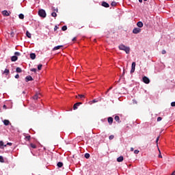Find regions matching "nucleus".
Returning <instances> with one entry per match:
<instances>
[{"mask_svg":"<svg viewBox=\"0 0 175 175\" xmlns=\"http://www.w3.org/2000/svg\"><path fill=\"white\" fill-rule=\"evenodd\" d=\"M0 162L1 163H3V162H5V160L3 159V157L2 156H0Z\"/></svg>","mask_w":175,"mask_h":175,"instance_id":"obj_26","label":"nucleus"},{"mask_svg":"<svg viewBox=\"0 0 175 175\" xmlns=\"http://www.w3.org/2000/svg\"><path fill=\"white\" fill-rule=\"evenodd\" d=\"M161 54H166V51L165 50H163L161 51Z\"/></svg>","mask_w":175,"mask_h":175,"instance_id":"obj_45","label":"nucleus"},{"mask_svg":"<svg viewBox=\"0 0 175 175\" xmlns=\"http://www.w3.org/2000/svg\"><path fill=\"white\" fill-rule=\"evenodd\" d=\"M136 68V63L133 62L131 65V73H134L135 72V68Z\"/></svg>","mask_w":175,"mask_h":175,"instance_id":"obj_6","label":"nucleus"},{"mask_svg":"<svg viewBox=\"0 0 175 175\" xmlns=\"http://www.w3.org/2000/svg\"><path fill=\"white\" fill-rule=\"evenodd\" d=\"M62 29L63 31H66V29H68V27H66V25H64V26H63V27H62Z\"/></svg>","mask_w":175,"mask_h":175,"instance_id":"obj_29","label":"nucleus"},{"mask_svg":"<svg viewBox=\"0 0 175 175\" xmlns=\"http://www.w3.org/2000/svg\"><path fill=\"white\" fill-rule=\"evenodd\" d=\"M42 64H39V65L38 66V70H42Z\"/></svg>","mask_w":175,"mask_h":175,"instance_id":"obj_34","label":"nucleus"},{"mask_svg":"<svg viewBox=\"0 0 175 175\" xmlns=\"http://www.w3.org/2000/svg\"><path fill=\"white\" fill-rule=\"evenodd\" d=\"M3 124H4V125L8 126V125H9V124H10V121H9L8 120H4Z\"/></svg>","mask_w":175,"mask_h":175,"instance_id":"obj_17","label":"nucleus"},{"mask_svg":"<svg viewBox=\"0 0 175 175\" xmlns=\"http://www.w3.org/2000/svg\"><path fill=\"white\" fill-rule=\"evenodd\" d=\"M78 96L81 98L83 99V98H85V96L83 95V94H79Z\"/></svg>","mask_w":175,"mask_h":175,"instance_id":"obj_33","label":"nucleus"},{"mask_svg":"<svg viewBox=\"0 0 175 175\" xmlns=\"http://www.w3.org/2000/svg\"><path fill=\"white\" fill-rule=\"evenodd\" d=\"M40 96H42V95H40V94H36L33 97L32 99L33 100H38V99H40Z\"/></svg>","mask_w":175,"mask_h":175,"instance_id":"obj_5","label":"nucleus"},{"mask_svg":"<svg viewBox=\"0 0 175 175\" xmlns=\"http://www.w3.org/2000/svg\"><path fill=\"white\" fill-rule=\"evenodd\" d=\"M172 175H175V170L172 172Z\"/></svg>","mask_w":175,"mask_h":175,"instance_id":"obj_52","label":"nucleus"},{"mask_svg":"<svg viewBox=\"0 0 175 175\" xmlns=\"http://www.w3.org/2000/svg\"><path fill=\"white\" fill-rule=\"evenodd\" d=\"M144 1H146L147 0H144Z\"/></svg>","mask_w":175,"mask_h":175,"instance_id":"obj_56","label":"nucleus"},{"mask_svg":"<svg viewBox=\"0 0 175 175\" xmlns=\"http://www.w3.org/2000/svg\"><path fill=\"white\" fill-rule=\"evenodd\" d=\"M115 121H117L118 122H120V116H115Z\"/></svg>","mask_w":175,"mask_h":175,"instance_id":"obj_22","label":"nucleus"},{"mask_svg":"<svg viewBox=\"0 0 175 175\" xmlns=\"http://www.w3.org/2000/svg\"><path fill=\"white\" fill-rule=\"evenodd\" d=\"M19 78H20V75L18 74L15 75V79H19Z\"/></svg>","mask_w":175,"mask_h":175,"instance_id":"obj_44","label":"nucleus"},{"mask_svg":"<svg viewBox=\"0 0 175 175\" xmlns=\"http://www.w3.org/2000/svg\"><path fill=\"white\" fill-rule=\"evenodd\" d=\"M12 142H8L7 143L6 145H4V147H6L7 146H12Z\"/></svg>","mask_w":175,"mask_h":175,"instance_id":"obj_37","label":"nucleus"},{"mask_svg":"<svg viewBox=\"0 0 175 175\" xmlns=\"http://www.w3.org/2000/svg\"><path fill=\"white\" fill-rule=\"evenodd\" d=\"M109 140H113L114 139V135H111L109 137Z\"/></svg>","mask_w":175,"mask_h":175,"instance_id":"obj_35","label":"nucleus"},{"mask_svg":"<svg viewBox=\"0 0 175 175\" xmlns=\"http://www.w3.org/2000/svg\"><path fill=\"white\" fill-rule=\"evenodd\" d=\"M140 32H142V29H140L139 27H135L133 29V33L137 34L140 33Z\"/></svg>","mask_w":175,"mask_h":175,"instance_id":"obj_3","label":"nucleus"},{"mask_svg":"<svg viewBox=\"0 0 175 175\" xmlns=\"http://www.w3.org/2000/svg\"><path fill=\"white\" fill-rule=\"evenodd\" d=\"M96 102H98V100H96L95 99L92 100V103H96Z\"/></svg>","mask_w":175,"mask_h":175,"instance_id":"obj_48","label":"nucleus"},{"mask_svg":"<svg viewBox=\"0 0 175 175\" xmlns=\"http://www.w3.org/2000/svg\"><path fill=\"white\" fill-rule=\"evenodd\" d=\"M125 75V70H123L122 76Z\"/></svg>","mask_w":175,"mask_h":175,"instance_id":"obj_50","label":"nucleus"},{"mask_svg":"<svg viewBox=\"0 0 175 175\" xmlns=\"http://www.w3.org/2000/svg\"><path fill=\"white\" fill-rule=\"evenodd\" d=\"M17 59H18V57H17V56H12V57H11V61L12 62H16V61H17Z\"/></svg>","mask_w":175,"mask_h":175,"instance_id":"obj_13","label":"nucleus"},{"mask_svg":"<svg viewBox=\"0 0 175 175\" xmlns=\"http://www.w3.org/2000/svg\"><path fill=\"white\" fill-rule=\"evenodd\" d=\"M111 5L117 6V3L116 1H112L111 3Z\"/></svg>","mask_w":175,"mask_h":175,"instance_id":"obj_28","label":"nucleus"},{"mask_svg":"<svg viewBox=\"0 0 175 175\" xmlns=\"http://www.w3.org/2000/svg\"><path fill=\"white\" fill-rule=\"evenodd\" d=\"M9 73H10V71L9 70V69H7V68H5V70L3 72V74L5 75V76H8V75H9Z\"/></svg>","mask_w":175,"mask_h":175,"instance_id":"obj_14","label":"nucleus"},{"mask_svg":"<svg viewBox=\"0 0 175 175\" xmlns=\"http://www.w3.org/2000/svg\"><path fill=\"white\" fill-rule=\"evenodd\" d=\"M57 166L59 167H62V166H64V163L62 162H58Z\"/></svg>","mask_w":175,"mask_h":175,"instance_id":"obj_21","label":"nucleus"},{"mask_svg":"<svg viewBox=\"0 0 175 175\" xmlns=\"http://www.w3.org/2000/svg\"><path fill=\"white\" fill-rule=\"evenodd\" d=\"M62 47H64L63 45H59V46H55L53 49V51H55L57 50H59V49H62Z\"/></svg>","mask_w":175,"mask_h":175,"instance_id":"obj_11","label":"nucleus"},{"mask_svg":"<svg viewBox=\"0 0 175 175\" xmlns=\"http://www.w3.org/2000/svg\"><path fill=\"white\" fill-rule=\"evenodd\" d=\"M32 80H33V79L32 78V77L31 75H29L25 77L26 83H28V81H32Z\"/></svg>","mask_w":175,"mask_h":175,"instance_id":"obj_8","label":"nucleus"},{"mask_svg":"<svg viewBox=\"0 0 175 175\" xmlns=\"http://www.w3.org/2000/svg\"><path fill=\"white\" fill-rule=\"evenodd\" d=\"M102 6H103L104 8H109L110 5H109V3H107L105 1H103L102 2Z\"/></svg>","mask_w":175,"mask_h":175,"instance_id":"obj_10","label":"nucleus"},{"mask_svg":"<svg viewBox=\"0 0 175 175\" xmlns=\"http://www.w3.org/2000/svg\"><path fill=\"white\" fill-rule=\"evenodd\" d=\"M3 107H4L5 109H6V105H3Z\"/></svg>","mask_w":175,"mask_h":175,"instance_id":"obj_54","label":"nucleus"},{"mask_svg":"<svg viewBox=\"0 0 175 175\" xmlns=\"http://www.w3.org/2000/svg\"><path fill=\"white\" fill-rule=\"evenodd\" d=\"M26 36H27V38H29V39H31L32 35L31 34V33H29V31H26Z\"/></svg>","mask_w":175,"mask_h":175,"instance_id":"obj_19","label":"nucleus"},{"mask_svg":"<svg viewBox=\"0 0 175 175\" xmlns=\"http://www.w3.org/2000/svg\"><path fill=\"white\" fill-rule=\"evenodd\" d=\"M76 40H77L76 37H75V38H72V42H76Z\"/></svg>","mask_w":175,"mask_h":175,"instance_id":"obj_49","label":"nucleus"},{"mask_svg":"<svg viewBox=\"0 0 175 175\" xmlns=\"http://www.w3.org/2000/svg\"><path fill=\"white\" fill-rule=\"evenodd\" d=\"M14 35H15L14 31H12L10 33L11 38H14Z\"/></svg>","mask_w":175,"mask_h":175,"instance_id":"obj_30","label":"nucleus"},{"mask_svg":"<svg viewBox=\"0 0 175 175\" xmlns=\"http://www.w3.org/2000/svg\"><path fill=\"white\" fill-rule=\"evenodd\" d=\"M157 121H158V122L162 121V118H161V117H158V118H157Z\"/></svg>","mask_w":175,"mask_h":175,"instance_id":"obj_41","label":"nucleus"},{"mask_svg":"<svg viewBox=\"0 0 175 175\" xmlns=\"http://www.w3.org/2000/svg\"><path fill=\"white\" fill-rule=\"evenodd\" d=\"M122 161H124V157L122 156H120L117 159L118 162H122Z\"/></svg>","mask_w":175,"mask_h":175,"instance_id":"obj_15","label":"nucleus"},{"mask_svg":"<svg viewBox=\"0 0 175 175\" xmlns=\"http://www.w3.org/2000/svg\"><path fill=\"white\" fill-rule=\"evenodd\" d=\"M25 139L27 140V142H29V140H31V135H27Z\"/></svg>","mask_w":175,"mask_h":175,"instance_id":"obj_23","label":"nucleus"},{"mask_svg":"<svg viewBox=\"0 0 175 175\" xmlns=\"http://www.w3.org/2000/svg\"><path fill=\"white\" fill-rule=\"evenodd\" d=\"M30 147H31V148H36V145L33 144H30Z\"/></svg>","mask_w":175,"mask_h":175,"instance_id":"obj_31","label":"nucleus"},{"mask_svg":"<svg viewBox=\"0 0 175 175\" xmlns=\"http://www.w3.org/2000/svg\"><path fill=\"white\" fill-rule=\"evenodd\" d=\"M38 14L40 17H42L43 18H44L46 16V11L44 10H40L38 11Z\"/></svg>","mask_w":175,"mask_h":175,"instance_id":"obj_2","label":"nucleus"},{"mask_svg":"<svg viewBox=\"0 0 175 175\" xmlns=\"http://www.w3.org/2000/svg\"><path fill=\"white\" fill-rule=\"evenodd\" d=\"M75 98H78V96H75Z\"/></svg>","mask_w":175,"mask_h":175,"instance_id":"obj_55","label":"nucleus"},{"mask_svg":"<svg viewBox=\"0 0 175 175\" xmlns=\"http://www.w3.org/2000/svg\"><path fill=\"white\" fill-rule=\"evenodd\" d=\"M31 72H36V68H31Z\"/></svg>","mask_w":175,"mask_h":175,"instance_id":"obj_46","label":"nucleus"},{"mask_svg":"<svg viewBox=\"0 0 175 175\" xmlns=\"http://www.w3.org/2000/svg\"><path fill=\"white\" fill-rule=\"evenodd\" d=\"M171 106H172V107H175V102H172V103H171Z\"/></svg>","mask_w":175,"mask_h":175,"instance_id":"obj_40","label":"nucleus"},{"mask_svg":"<svg viewBox=\"0 0 175 175\" xmlns=\"http://www.w3.org/2000/svg\"><path fill=\"white\" fill-rule=\"evenodd\" d=\"M14 55L16 57H20L21 55V53H20L19 52H15Z\"/></svg>","mask_w":175,"mask_h":175,"instance_id":"obj_25","label":"nucleus"},{"mask_svg":"<svg viewBox=\"0 0 175 175\" xmlns=\"http://www.w3.org/2000/svg\"><path fill=\"white\" fill-rule=\"evenodd\" d=\"M139 2L142 3L143 2V0H139Z\"/></svg>","mask_w":175,"mask_h":175,"instance_id":"obj_51","label":"nucleus"},{"mask_svg":"<svg viewBox=\"0 0 175 175\" xmlns=\"http://www.w3.org/2000/svg\"><path fill=\"white\" fill-rule=\"evenodd\" d=\"M142 81L145 83V84H150V79L147 77H143Z\"/></svg>","mask_w":175,"mask_h":175,"instance_id":"obj_4","label":"nucleus"},{"mask_svg":"<svg viewBox=\"0 0 175 175\" xmlns=\"http://www.w3.org/2000/svg\"><path fill=\"white\" fill-rule=\"evenodd\" d=\"M139 151L138 150H134V154H139Z\"/></svg>","mask_w":175,"mask_h":175,"instance_id":"obj_43","label":"nucleus"},{"mask_svg":"<svg viewBox=\"0 0 175 175\" xmlns=\"http://www.w3.org/2000/svg\"><path fill=\"white\" fill-rule=\"evenodd\" d=\"M158 142H159V136H158V137H157V139H156V143H157V144H158Z\"/></svg>","mask_w":175,"mask_h":175,"instance_id":"obj_42","label":"nucleus"},{"mask_svg":"<svg viewBox=\"0 0 175 175\" xmlns=\"http://www.w3.org/2000/svg\"><path fill=\"white\" fill-rule=\"evenodd\" d=\"M51 16L52 17H57V13L56 12H52Z\"/></svg>","mask_w":175,"mask_h":175,"instance_id":"obj_32","label":"nucleus"},{"mask_svg":"<svg viewBox=\"0 0 175 175\" xmlns=\"http://www.w3.org/2000/svg\"><path fill=\"white\" fill-rule=\"evenodd\" d=\"M90 153H85V158H86V159H88V158H90Z\"/></svg>","mask_w":175,"mask_h":175,"instance_id":"obj_27","label":"nucleus"},{"mask_svg":"<svg viewBox=\"0 0 175 175\" xmlns=\"http://www.w3.org/2000/svg\"><path fill=\"white\" fill-rule=\"evenodd\" d=\"M30 58L31 59H35V58H36V55L35 53H31Z\"/></svg>","mask_w":175,"mask_h":175,"instance_id":"obj_16","label":"nucleus"},{"mask_svg":"<svg viewBox=\"0 0 175 175\" xmlns=\"http://www.w3.org/2000/svg\"><path fill=\"white\" fill-rule=\"evenodd\" d=\"M10 12H8V10H3L2 11L3 16H10Z\"/></svg>","mask_w":175,"mask_h":175,"instance_id":"obj_7","label":"nucleus"},{"mask_svg":"<svg viewBox=\"0 0 175 175\" xmlns=\"http://www.w3.org/2000/svg\"><path fill=\"white\" fill-rule=\"evenodd\" d=\"M18 17H19V18H21V20H24V14H20L18 15Z\"/></svg>","mask_w":175,"mask_h":175,"instance_id":"obj_24","label":"nucleus"},{"mask_svg":"<svg viewBox=\"0 0 175 175\" xmlns=\"http://www.w3.org/2000/svg\"><path fill=\"white\" fill-rule=\"evenodd\" d=\"M57 29H58V27H57V25H55V27H54V31H57Z\"/></svg>","mask_w":175,"mask_h":175,"instance_id":"obj_47","label":"nucleus"},{"mask_svg":"<svg viewBox=\"0 0 175 175\" xmlns=\"http://www.w3.org/2000/svg\"><path fill=\"white\" fill-rule=\"evenodd\" d=\"M118 49H119V50L125 51L126 54H129V53H131V48H129V46H126L122 44L118 46Z\"/></svg>","mask_w":175,"mask_h":175,"instance_id":"obj_1","label":"nucleus"},{"mask_svg":"<svg viewBox=\"0 0 175 175\" xmlns=\"http://www.w3.org/2000/svg\"><path fill=\"white\" fill-rule=\"evenodd\" d=\"M143 22L142 21H139L137 23V26L138 27V28H143Z\"/></svg>","mask_w":175,"mask_h":175,"instance_id":"obj_12","label":"nucleus"},{"mask_svg":"<svg viewBox=\"0 0 175 175\" xmlns=\"http://www.w3.org/2000/svg\"><path fill=\"white\" fill-rule=\"evenodd\" d=\"M131 151H133V148H131Z\"/></svg>","mask_w":175,"mask_h":175,"instance_id":"obj_53","label":"nucleus"},{"mask_svg":"<svg viewBox=\"0 0 175 175\" xmlns=\"http://www.w3.org/2000/svg\"><path fill=\"white\" fill-rule=\"evenodd\" d=\"M3 142L0 141V148H2V147L3 146Z\"/></svg>","mask_w":175,"mask_h":175,"instance_id":"obj_36","label":"nucleus"},{"mask_svg":"<svg viewBox=\"0 0 175 175\" xmlns=\"http://www.w3.org/2000/svg\"><path fill=\"white\" fill-rule=\"evenodd\" d=\"M82 104H83V103H82L81 102L75 103V104L74 105V106H73V109H74V110H77V107H78V106H80V105H82Z\"/></svg>","mask_w":175,"mask_h":175,"instance_id":"obj_9","label":"nucleus"},{"mask_svg":"<svg viewBox=\"0 0 175 175\" xmlns=\"http://www.w3.org/2000/svg\"><path fill=\"white\" fill-rule=\"evenodd\" d=\"M158 150H159V158H162V154H161V150H159V148H158Z\"/></svg>","mask_w":175,"mask_h":175,"instance_id":"obj_38","label":"nucleus"},{"mask_svg":"<svg viewBox=\"0 0 175 175\" xmlns=\"http://www.w3.org/2000/svg\"><path fill=\"white\" fill-rule=\"evenodd\" d=\"M16 72H17V73H21V72H23V70L21 69V68L17 67L16 69Z\"/></svg>","mask_w":175,"mask_h":175,"instance_id":"obj_20","label":"nucleus"},{"mask_svg":"<svg viewBox=\"0 0 175 175\" xmlns=\"http://www.w3.org/2000/svg\"><path fill=\"white\" fill-rule=\"evenodd\" d=\"M108 122L109 125H111V124H113V118L111 117L108 118Z\"/></svg>","mask_w":175,"mask_h":175,"instance_id":"obj_18","label":"nucleus"},{"mask_svg":"<svg viewBox=\"0 0 175 175\" xmlns=\"http://www.w3.org/2000/svg\"><path fill=\"white\" fill-rule=\"evenodd\" d=\"M113 88V87L109 88L107 91L105 92V94L107 95V93L109 92V91H110V90H111Z\"/></svg>","mask_w":175,"mask_h":175,"instance_id":"obj_39","label":"nucleus"}]
</instances>
